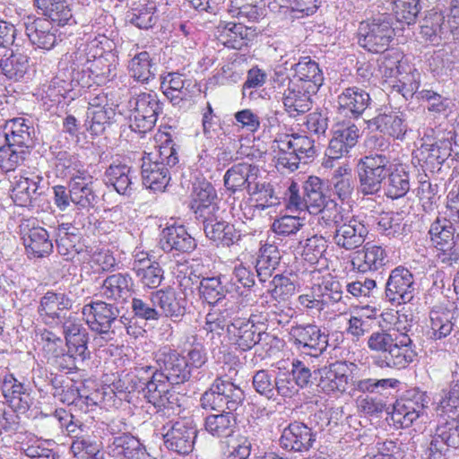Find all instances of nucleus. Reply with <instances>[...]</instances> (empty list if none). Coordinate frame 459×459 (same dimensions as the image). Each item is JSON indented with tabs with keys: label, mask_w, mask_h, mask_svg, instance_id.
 <instances>
[{
	"label": "nucleus",
	"mask_w": 459,
	"mask_h": 459,
	"mask_svg": "<svg viewBox=\"0 0 459 459\" xmlns=\"http://www.w3.org/2000/svg\"><path fill=\"white\" fill-rule=\"evenodd\" d=\"M367 346L377 353L373 356V363L380 368H406L418 355L408 334L398 335L386 330L373 332L367 340Z\"/></svg>",
	"instance_id": "1"
},
{
	"label": "nucleus",
	"mask_w": 459,
	"mask_h": 459,
	"mask_svg": "<svg viewBox=\"0 0 459 459\" xmlns=\"http://www.w3.org/2000/svg\"><path fill=\"white\" fill-rule=\"evenodd\" d=\"M369 142L373 143V151L358 160L355 171L359 191L363 195H377L382 190L393 164L391 144L382 136H372Z\"/></svg>",
	"instance_id": "2"
},
{
	"label": "nucleus",
	"mask_w": 459,
	"mask_h": 459,
	"mask_svg": "<svg viewBox=\"0 0 459 459\" xmlns=\"http://www.w3.org/2000/svg\"><path fill=\"white\" fill-rule=\"evenodd\" d=\"M82 313L89 328L106 342L114 341L124 331L129 333L130 320L120 316V310L115 304L102 300L91 301L82 307Z\"/></svg>",
	"instance_id": "3"
},
{
	"label": "nucleus",
	"mask_w": 459,
	"mask_h": 459,
	"mask_svg": "<svg viewBox=\"0 0 459 459\" xmlns=\"http://www.w3.org/2000/svg\"><path fill=\"white\" fill-rule=\"evenodd\" d=\"M245 398V392L240 386L218 377L201 395L199 402L204 410L233 413L243 405Z\"/></svg>",
	"instance_id": "4"
},
{
	"label": "nucleus",
	"mask_w": 459,
	"mask_h": 459,
	"mask_svg": "<svg viewBox=\"0 0 459 459\" xmlns=\"http://www.w3.org/2000/svg\"><path fill=\"white\" fill-rule=\"evenodd\" d=\"M394 18L390 13H381L369 21L362 22L358 31L359 45L372 53L386 50L395 36Z\"/></svg>",
	"instance_id": "5"
},
{
	"label": "nucleus",
	"mask_w": 459,
	"mask_h": 459,
	"mask_svg": "<svg viewBox=\"0 0 459 459\" xmlns=\"http://www.w3.org/2000/svg\"><path fill=\"white\" fill-rule=\"evenodd\" d=\"M129 103L132 108L129 127L139 137L144 138L155 126L164 103L153 91L136 94Z\"/></svg>",
	"instance_id": "6"
},
{
	"label": "nucleus",
	"mask_w": 459,
	"mask_h": 459,
	"mask_svg": "<svg viewBox=\"0 0 459 459\" xmlns=\"http://www.w3.org/2000/svg\"><path fill=\"white\" fill-rule=\"evenodd\" d=\"M429 402L426 392L418 387L406 390L393 405L389 420L396 429H407L420 420Z\"/></svg>",
	"instance_id": "7"
},
{
	"label": "nucleus",
	"mask_w": 459,
	"mask_h": 459,
	"mask_svg": "<svg viewBox=\"0 0 459 459\" xmlns=\"http://www.w3.org/2000/svg\"><path fill=\"white\" fill-rule=\"evenodd\" d=\"M279 149L278 165L294 171L298 169L300 161L316 155L315 141L307 135L291 134L276 141Z\"/></svg>",
	"instance_id": "8"
},
{
	"label": "nucleus",
	"mask_w": 459,
	"mask_h": 459,
	"mask_svg": "<svg viewBox=\"0 0 459 459\" xmlns=\"http://www.w3.org/2000/svg\"><path fill=\"white\" fill-rule=\"evenodd\" d=\"M289 342L302 353L318 357L329 345V335L315 324H297L289 331Z\"/></svg>",
	"instance_id": "9"
},
{
	"label": "nucleus",
	"mask_w": 459,
	"mask_h": 459,
	"mask_svg": "<svg viewBox=\"0 0 459 459\" xmlns=\"http://www.w3.org/2000/svg\"><path fill=\"white\" fill-rule=\"evenodd\" d=\"M458 448L459 419L451 418L436 428L428 446V459H448Z\"/></svg>",
	"instance_id": "10"
},
{
	"label": "nucleus",
	"mask_w": 459,
	"mask_h": 459,
	"mask_svg": "<svg viewBox=\"0 0 459 459\" xmlns=\"http://www.w3.org/2000/svg\"><path fill=\"white\" fill-rule=\"evenodd\" d=\"M360 131L357 125L351 120L339 122L333 129V136L325 152L327 157L325 167H333V161L348 156L357 145Z\"/></svg>",
	"instance_id": "11"
},
{
	"label": "nucleus",
	"mask_w": 459,
	"mask_h": 459,
	"mask_svg": "<svg viewBox=\"0 0 459 459\" xmlns=\"http://www.w3.org/2000/svg\"><path fill=\"white\" fill-rule=\"evenodd\" d=\"M37 377H33V384L39 392L46 391L48 386H51L52 394L62 403L74 405L78 394H81V382L63 376L50 373L47 371L39 372Z\"/></svg>",
	"instance_id": "12"
},
{
	"label": "nucleus",
	"mask_w": 459,
	"mask_h": 459,
	"mask_svg": "<svg viewBox=\"0 0 459 459\" xmlns=\"http://www.w3.org/2000/svg\"><path fill=\"white\" fill-rule=\"evenodd\" d=\"M454 133H441L433 143H423L416 158L425 172L435 173L441 169L443 163L451 156V140Z\"/></svg>",
	"instance_id": "13"
},
{
	"label": "nucleus",
	"mask_w": 459,
	"mask_h": 459,
	"mask_svg": "<svg viewBox=\"0 0 459 459\" xmlns=\"http://www.w3.org/2000/svg\"><path fill=\"white\" fill-rule=\"evenodd\" d=\"M159 374H162L172 385H179L191 379L186 358L169 347H164L155 354Z\"/></svg>",
	"instance_id": "14"
},
{
	"label": "nucleus",
	"mask_w": 459,
	"mask_h": 459,
	"mask_svg": "<svg viewBox=\"0 0 459 459\" xmlns=\"http://www.w3.org/2000/svg\"><path fill=\"white\" fill-rule=\"evenodd\" d=\"M416 284L412 273L404 266H397L390 272L385 282V298L393 305L410 302L415 293Z\"/></svg>",
	"instance_id": "15"
},
{
	"label": "nucleus",
	"mask_w": 459,
	"mask_h": 459,
	"mask_svg": "<svg viewBox=\"0 0 459 459\" xmlns=\"http://www.w3.org/2000/svg\"><path fill=\"white\" fill-rule=\"evenodd\" d=\"M73 303L69 294L48 290L40 299L38 312L46 325L57 326L68 316Z\"/></svg>",
	"instance_id": "16"
},
{
	"label": "nucleus",
	"mask_w": 459,
	"mask_h": 459,
	"mask_svg": "<svg viewBox=\"0 0 459 459\" xmlns=\"http://www.w3.org/2000/svg\"><path fill=\"white\" fill-rule=\"evenodd\" d=\"M316 93L317 91L294 81L274 97L282 103L283 109L290 117L297 118L312 108V97Z\"/></svg>",
	"instance_id": "17"
},
{
	"label": "nucleus",
	"mask_w": 459,
	"mask_h": 459,
	"mask_svg": "<svg viewBox=\"0 0 459 459\" xmlns=\"http://www.w3.org/2000/svg\"><path fill=\"white\" fill-rule=\"evenodd\" d=\"M197 429L190 420L175 421L163 435L165 447L180 455H186L194 449Z\"/></svg>",
	"instance_id": "18"
},
{
	"label": "nucleus",
	"mask_w": 459,
	"mask_h": 459,
	"mask_svg": "<svg viewBox=\"0 0 459 459\" xmlns=\"http://www.w3.org/2000/svg\"><path fill=\"white\" fill-rule=\"evenodd\" d=\"M159 245L167 254L176 257L192 253L197 247L193 238L184 225H169L160 234Z\"/></svg>",
	"instance_id": "19"
},
{
	"label": "nucleus",
	"mask_w": 459,
	"mask_h": 459,
	"mask_svg": "<svg viewBox=\"0 0 459 459\" xmlns=\"http://www.w3.org/2000/svg\"><path fill=\"white\" fill-rule=\"evenodd\" d=\"M5 143L30 151L35 146L37 130L30 117H18L9 119L3 126Z\"/></svg>",
	"instance_id": "20"
},
{
	"label": "nucleus",
	"mask_w": 459,
	"mask_h": 459,
	"mask_svg": "<svg viewBox=\"0 0 459 459\" xmlns=\"http://www.w3.org/2000/svg\"><path fill=\"white\" fill-rule=\"evenodd\" d=\"M337 113L350 119L359 118L370 107L372 100L369 93L358 86L348 87L337 96Z\"/></svg>",
	"instance_id": "21"
},
{
	"label": "nucleus",
	"mask_w": 459,
	"mask_h": 459,
	"mask_svg": "<svg viewBox=\"0 0 459 459\" xmlns=\"http://www.w3.org/2000/svg\"><path fill=\"white\" fill-rule=\"evenodd\" d=\"M318 375V388L326 394L333 393L343 394L351 378L345 361H335L315 371Z\"/></svg>",
	"instance_id": "22"
},
{
	"label": "nucleus",
	"mask_w": 459,
	"mask_h": 459,
	"mask_svg": "<svg viewBox=\"0 0 459 459\" xmlns=\"http://www.w3.org/2000/svg\"><path fill=\"white\" fill-rule=\"evenodd\" d=\"M199 221L203 225L206 238L218 247H230L237 244L241 238L240 232L236 230L233 224L223 220L220 216V212L201 219Z\"/></svg>",
	"instance_id": "23"
},
{
	"label": "nucleus",
	"mask_w": 459,
	"mask_h": 459,
	"mask_svg": "<svg viewBox=\"0 0 459 459\" xmlns=\"http://www.w3.org/2000/svg\"><path fill=\"white\" fill-rule=\"evenodd\" d=\"M316 436L312 429L303 422L293 421L283 429L279 442L286 451L304 453L313 446Z\"/></svg>",
	"instance_id": "24"
},
{
	"label": "nucleus",
	"mask_w": 459,
	"mask_h": 459,
	"mask_svg": "<svg viewBox=\"0 0 459 459\" xmlns=\"http://www.w3.org/2000/svg\"><path fill=\"white\" fill-rule=\"evenodd\" d=\"M141 161L143 185L153 191H163L177 172L165 166V163L153 160L152 154L146 152L142 154Z\"/></svg>",
	"instance_id": "25"
},
{
	"label": "nucleus",
	"mask_w": 459,
	"mask_h": 459,
	"mask_svg": "<svg viewBox=\"0 0 459 459\" xmlns=\"http://www.w3.org/2000/svg\"><path fill=\"white\" fill-rule=\"evenodd\" d=\"M22 239L29 257H46L53 251V242L46 229L30 227L29 222L20 226Z\"/></svg>",
	"instance_id": "26"
},
{
	"label": "nucleus",
	"mask_w": 459,
	"mask_h": 459,
	"mask_svg": "<svg viewBox=\"0 0 459 459\" xmlns=\"http://www.w3.org/2000/svg\"><path fill=\"white\" fill-rule=\"evenodd\" d=\"M368 230L357 217H346L335 229L334 243L345 250H354L365 242Z\"/></svg>",
	"instance_id": "27"
},
{
	"label": "nucleus",
	"mask_w": 459,
	"mask_h": 459,
	"mask_svg": "<svg viewBox=\"0 0 459 459\" xmlns=\"http://www.w3.org/2000/svg\"><path fill=\"white\" fill-rule=\"evenodd\" d=\"M151 303L157 306L161 316L180 321L186 314V299L172 288L160 289L150 293Z\"/></svg>",
	"instance_id": "28"
},
{
	"label": "nucleus",
	"mask_w": 459,
	"mask_h": 459,
	"mask_svg": "<svg viewBox=\"0 0 459 459\" xmlns=\"http://www.w3.org/2000/svg\"><path fill=\"white\" fill-rule=\"evenodd\" d=\"M23 25L25 33L33 46L50 50L57 44V30L47 19L27 16Z\"/></svg>",
	"instance_id": "29"
},
{
	"label": "nucleus",
	"mask_w": 459,
	"mask_h": 459,
	"mask_svg": "<svg viewBox=\"0 0 459 459\" xmlns=\"http://www.w3.org/2000/svg\"><path fill=\"white\" fill-rule=\"evenodd\" d=\"M136 176L132 167L123 163H112L105 170L103 182L117 194L130 197L135 191Z\"/></svg>",
	"instance_id": "30"
},
{
	"label": "nucleus",
	"mask_w": 459,
	"mask_h": 459,
	"mask_svg": "<svg viewBox=\"0 0 459 459\" xmlns=\"http://www.w3.org/2000/svg\"><path fill=\"white\" fill-rule=\"evenodd\" d=\"M293 63L290 64V70L294 72V81L300 85L308 87L313 91H318L324 83V74L319 65L309 56L292 57Z\"/></svg>",
	"instance_id": "31"
},
{
	"label": "nucleus",
	"mask_w": 459,
	"mask_h": 459,
	"mask_svg": "<svg viewBox=\"0 0 459 459\" xmlns=\"http://www.w3.org/2000/svg\"><path fill=\"white\" fill-rule=\"evenodd\" d=\"M71 202L78 210H85L87 212L98 203V195L94 189L93 177L88 172L69 180Z\"/></svg>",
	"instance_id": "32"
},
{
	"label": "nucleus",
	"mask_w": 459,
	"mask_h": 459,
	"mask_svg": "<svg viewBox=\"0 0 459 459\" xmlns=\"http://www.w3.org/2000/svg\"><path fill=\"white\" fill-rule=\"evenodd\" d=\"M42 178L29 172L13 178L12 182L11 198L19 206H32L38 195H40L39 184Z\"/></svg>",
	"instance_id": "33"
},
{
	"label": "nucleus",
	"mask_w": 459,
	"mask_h": 459,
	"mask_svg": "<svg viewBox=\"0 0 459 459\" xmlns=\"http://www.w3.org/2000/svg\"><path fill=\"white\" fill-rule=\"evenodd\" d=\"M429 335L433 340H442L450 335L455 338L459 333V312L457 310L437 309L429 314Z\"/></svg>",
	"instance_id": "34"
},
{
	"label": "nucleus",
	"mask_w": 459,
	"mask_h": 459,
	"mask_svg": "<svg viewBox=\"0 0 459 459\" xmlns=\"http://www.w3.org/2000/svg\"><path fill=\"white\" fill-rule=\"evenodd\" d=\"M260 175L261 170L257 165L238 162L232 165L224 174V186L232 194L243 189L247 190L251 181L257 179Z\"/></svg>",
	"instance_id": "35"
},
{
	"label": "nucleus",
	"mask_w": 459,
	"mask_h": 459,
	"mask_svg": "<svg viewBox=\"0 0 459 459\" xmlns=\"http://www.w3.org/2000/svg\"><path fill=\"white\" fill-rule=\"evenodd\" d=\"M191 208L198 221L219 213L217 192L212 183L203 181L195 187Z\"/></svg>",
	"instance_id": "36"
},
{
	"label": "nucleus",
	"mask_w": 459,
	"mask_h": 459,
	"mask_svg": "<svg viewBox=\"0 0 459 459\" xmlns=\"http://www.w3.org/2000/svg\"><path fill=\"white\" fill-rule=\"evenodd\" d=\"M134 286L133 278L128 273H117L103 280L100 293L107 299L126 302L134 292Z\"/></svg>",
	"instance_id": "37"
},
{
	"label": "nucleus",
	"mask_w": 459,
	"mask_h": 459,
	"mask_svg": "<svg viewBox=\"0 0 459 459\" xmlns=\"http://www.w3.org/2000/svg\"><path fill=\"white\" fill-rule=\"evenodd\" d=\"M368 126L385 135L400 140L403 139L408 129L405 115L401 111L394 110L379 113L368 121Z\"/></svg>",
	"instance_id": "38"
},
{
	"label": "nucleus",
	"mask_w": 459,
	"mask_h": 459,
	"mask_svg": "<svg viewBox=\"0 0 459 459\" xmlns=\"http://www.w3.org/2000/svg\"><path fill=\"white\" fill-rule=\"evenodd\" d=\"M260 329L251 317L247 320L238 319L227 325L232 344L240 351H250L255 346Z\"/></svg>",
	"instance_id": "39"
},
{
	"label": "nucleus",
	"mask_w": 459,
	"mask_h": 459,
	"mask_svg": "<svg viewBox=\"0 0 459 459\" xmlns=\"http://www.w3.org/2000/svg\"><path fill=\"white\" fill-rule=\"evenodd\" d=\"M79 229L72 223H61L56 229V249L65 260H72L75 255L83 252Z\"/></svg>",
	"instance_id": "40"
},
{
	"label": "nucleus",
	"mask_w": 459,
	"mask_h": 459,
	"mask_svg": "<svg viewBox=\"0 0 459 459\" xmlns=\"http://www.w3.org/2000/svg\"><path fill=\"white\" fill-rule=\"evenodd\" d=\"M255 36V28L246 26L242 22H229L220 27L219 40L226 48L242 49L247 47Z\"/></svg>",
	"instance_id": "41"
},
{
	"label": "nucleus",
	"mask_w": 459,
	"mask_h": 459,
	"mask_svg": "<svg viewBox=\"0 0 459 459\" xmlns=\"http://www.w3.org/2000/svg\"><path fill=\"white\" fill-rule=\"evenodd\" d=\"M351 263L353 268L360 273L378 271L388 263L387 252L381 246L367 243L360 251L355 253Z\"/></svg>",
	"instance_id": "42"
},
{
	"label": "nucleus",
	"mask_w": 459,
	"mask_h": 459,
	"mask_svg": "<svg viewBox=\"0 0 459 459\" xmlns=\"http://www.w3.org/2000/svg\"><path fill=\"white\" fill-rule=\"evenodd\" d=\"M73 442L71 452L77 459H100V444L96 440L91 428L82 424L77 431L71 433L69 437Z\"/></svg>",
	"instance_id": "43"
},
{
	"label": "nucleus",
	"mask_w": 459,
	"mask_h": 459,
	"mask_svg": "<svg viewBox=\"0 0 459 459\" xmlns=\"http://www.w3.org/2000/svg\"><path fill=\"white\" fill-rule=\"evenodd\" d=\"M71 74L70 82H67L65 80H61L56 77L53 83L58 84L59 82H63L65 86L63 87L64 92L58 91L60 95H65L67 91H70L74 85H80L82 88H90L94 83V79L91 73L85 72L86 65L84 62L85 48H78L75 52L71 55Z\"/></svg>",
	"instance_id": "44"
},
{
	"label": "nucleus",
	"mask_w": 459,
	"mask_h": 459,
	"mask_svg": "<svg viewBox=\"0 0 459 459\" xmlns=\"http://www.w3.org/2000/svg\"><path fill=\"white\" fill-rule=\"evenodd\" d=\"M164 95L173 105H179L190 97L191 89L195 86L193 81L179 73H169L162 77L160 83Z\"/></svg>",
	"instance_id": "45"
},
{
	"label": "nucleus",
	"mask_w": 459,
	"mask_h": 459,
	"mask_svg": "<svg viewBox=\"0 0 459 459\" xmlns=\"http://www.w3.org/2000/svg\"><path fill=\"white\" fill-rule=\"evenodd\" d=\"M250 201L253 202L255 211L263 212L268 208L281 204L280 197L276 195L273 185L266 180H259V178L251 181L247 190Z\"/></svg>",
	"instance_id": "46"
},
{
	"label": "nucleus",
	"mask_w": 459,
	"mask_h": 459,
	"mask_svg": "<svg viewBox=\"0 0 459 459\" xmlns=\"http://www.w3.org/2000/svg\"><path fill=\"white\" fill-rule=\"evenodd\" d=\"M201 298L210 305H215L233 291V282L226 275L204 277L200 281Z\"/></svg>",
	"instance_id": "47"
},
{
	"label": "nucleus",
	"mask_w": 459,
	"mask_h": 459,
	"mask_svg": "<svg viewBox=\"0 0 459 459\" xmlns=\"http://www.w3.org/2000/svg\"><path fill=\"white\" fill-rule=\"evenodd\" d=\"M171 385L162 374H156V378L154 377V380L145 388L143 397L158 410L166 408L173 404L176 400L175 394L170 389Z\"/></svg>",
	"instance_id": "48"
},
{
	"label": "nucleus",
	"mask_w": 459,
	"mask_h": 459,
	"mask_svg": "<svg viewBox=\"0 0 459 459\" xmlns=\"http://www.w3.org/2000/svg\"><path fill=\"white\" fill-rule=\"evenodd\" d=\"M281 253L276 243H265L260 249L255 262L256 276L265 283L273 275L281 260Z\"/></svg>",
	"instance_id": "49"
},
{
	"label": "nucleus",
	"mask_w": 459,
	"mask_h": 459,
	"mask_svg": "<svg viewBox=\"0 0 459 459\" xmlns=\"http://www.w3.org/2000/svg\"><path fill=\"white\" fill-rule=\"evenodd\" d=\"M355 190V180L351 169L348 166H339L333 170L330 179V191L342 204H348L352 199Z\"/></svg>",
	"instance_id": "50"
},
{
	"label": "nucleus",
	"mask_w": 459,
	"mask_h": 459,
	"mask_svg": "<svg viewBox=\"0 0 459 459\" xmlns=\"http://www.w3.org/2000/svg\"><path fill=\"white\" fill-rule=\"evenodd\" d=\"M145 448L140 439L132 434L115 436L108 439V454L114 457L137 459Z\"/></svg>",
	"instance_id": "51"
},
{
	"label": "nucleus",
	"mask_w": 459,
	"mask_h": 459,
	"mask_svg": "<svg viewBox=\"0 0 459 459\" xmlns=\"http://www.w3.org/2000/svg\"><path fill=\"white\" fill-rule=\"evenodd\" d=\"M33 2L50 23L65 26L73 19L72 10L65 0H34Z\"/></svg>",
	"instance_id": "52"
},
{
	"label": "nucleus",
	"mask_w": 459,
	"mask_h": 459,
	"mask_svg": "<svg viewBox=\"0 0 459 459\" xmlns=\"http://www.w3.org/2000/svg\"><path fill=\"white\" fill-rule=\"evenodd\" d=\"M129 76L137 82L147 84L155 77L156 64L147 51L134 55L127 65Z\"/></svg>",
	"instance_id": "53"
},
{
	"label": "nucleus",
	"mask_w": 459,
	"mask_h": 459,
	"mask_svg": "<svg viewBox=\"0 0 459 459\" xmlns=\"http://www.w3.org/2000/svg\"><path fill=\"white\" fill-rule=\"evenodd\" d=\"M411 187L410 175L403 167L391 166L388 178L382 186L385 195L392 200L399 199L406 195Z\"/></svg>",
	"instance_id": "54"
},
{
	"label": "nucleus",
	"mask_w": 459,
	"mask_h": 459,
	"mask_svg": "<svg viewBox=\"0 0 459 459\" xmlns=\"http://www.w3.org/2000/svg\"><path fill=\"white\" fill-rule=\"evenodd\" d=\"M303 194L307 204V211L310 214H318L325 207L327 202V196L325 194L323 180L316 176H310L303 183Z\"/></svg>",
	"instance_id": "55"
},
{
	"label": "nucleus",
	"mask_w": 459,
	"mask_h": 459,
	"mask_svg": "<svg viewBox=\"0 0 459 459\" xmlns=\"http://www.w3.org/2000/svg\"><path fill=\"white\" fill-rule=\"evenodd\" d=\"M163 131L160 129L157 135L158 141L160 142L159 150V158L155 160L157 162L165 163V166L177 170L179 168V146L175 143L173 135L167 129L171 130L172 126H163Z\"/></svg>",
	"instance_id": "56"
},
{
	"label": "nucleus",
	"mask_w": 459,
	"mask_h": 459,
	"mask_svg": "<svg viewBox=\"0 0 459 459\" xmlns=\"http://www.w3.org/2000/svg\"><path fill=\"white\" fill-rule=\"evenodd\" d=\"M204 418V429L214 437H227L234 432L237 420L233 413L218 411Z\"/></svg>",
	"instance_id": "57"
},
{
	"label": "nucleus",
	"mask_w": 459,
	"mask_h": 459,
	"mask_svg": "<svg viewBox=\"0 0 459 459\" xmlns=\"http://www.w3.org/2000/svg\"><path fill=\"white\" fill-rule=\"evenodd\" d=\"M54 166L57 172L70 179L88 173L76 154L64 150L54 152Z\"/></svg>",
	"instance_id": "58"
},
{
	"label": "nucleus",
	"mask_w": 459,
	"mask_h": 459,
	"mask_svg": "<svg viewBox=\"0 0 459 459\" xmlns=\"http://www.w3.org/2000/svg\"><path fill=\"white\" fill-rule=\"evenodd\" d=\"M143 287L155 289L163 280V270L158 263L147 261H135L133 267Z\"/></svg>",
	"instance_id": "59"
},
{
	"label": "nucleus",
	"mask_w": 459,
	"mask_h": 459,
	"mask_svg": "<svg viewBox=\"0 0 459 459\" xmlns=\"http://www.w3.org/2000/svg\"><path fill=\"white\" fill-rule=\"evenodd\" d=\"M453 224H455L450 218H437L430 225L429 234L430 240L436 248L448 247L455 243V229Z\"/></svg>",
	"instance_id": "60"
},
{
	"label": "nucleus",
	"mask_w": 459,
	"mask_h": 459,
	"mask_svg": "<svg viewBox=\"0 0 459 459\" xmlns=\"http://www.w3.org/2000/svg\"><path fill=\"white\" fill-rule=\"evenodd\" d=\"M115 108L86 111L84 126L91 135H101L114 122Z\"/></svg>",
	"instance_id": "61"
},
{
	"label": "nucleus",
	"mask_w": 459,
	"mask_h": 459,
	"mask_svg": "<svg viewBox=\"0 0 459 459\" xmlns=\"http://www.w3.org/2000/svg\"><path fill=\"white\" fill-rule=\"evenodd\" d=\"M30 67V58L27 55L13 52L12 55L2 59L0 68L2 73L10 80L20 81L24 77Z\"/></svg>",
	"instance_id": "62"
},
{
	"label": "nucleus",
	"mask_w": 459,
	"mask_h": 459,
	"mask_svg": "<svg viewBox=\"0 0 459 459\" xmlns=\"http://www.w3.org/2000/svg\"><path fill=\"white\" fill-rule=\"evenodd\" d=\"M156 9V4L154 2L139 4L132 8L126 17L130 23L139 29L148 30L158 21V16L155 14Z\"/></svg>",
	"instance_id": "63"
},
{
	"label": "nucleus",
	"mask_w": 459,
	"mask_h": 459,
	"mask_svg": "<svg viewBox=\"0 0 459 459\" xmlns=\"http://www.w3.org/2000/svg\"><path fill=\"white\" fill-rule=\"evenodd\" d=\"M433 405L434 410L440 416L454 411L459 406V381L452 383L448 388L442 389L436 394Z\"/></svg>",
	"instance_id": "64"
}]
</instances>
